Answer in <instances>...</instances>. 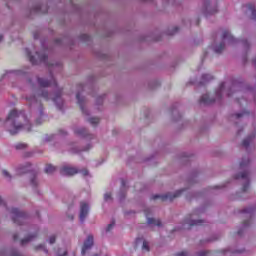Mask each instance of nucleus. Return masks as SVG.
<instances>
[{
	"instance_id": "obj_9",
	"label": "nucleus",
	"mask_w": 256,
	"mask_h": 256,
	"mask_svg": "<svg viewBox=\"0 0 256 256\" xmlns=\"http://www.w3.org/2000/svg\"><path fill=\"white\" fill-rule=\"evenodd\" d=\"M93 247V235H89L82 246V255H85Z\"/></svg>"
},
{
	"instance_id": "obj_41",
	"label": "nucleus",
	"mask_w": 256,
	"mask_h": 256,
	"mask_svg": "<svg viewBox=\"0 0 256 256\" xmlns=\"http://www.w3.org/2000/svg\"><path fill=\"white\" fill-rule=\"evenodd\" d=\"M251 223V218L249 220H245L243 222V227H249V224Z\"/></svg>"
},
{
	"instance_id": "obj_48",
	"label": "nucleus",
	"mask_w": 256,
	"mask_h": 256,
	"mask_svg": "<svg viewBox=\"0 0 256 256\" xmlns=\"http://www.w3.org/2000/svg\"><path fill=\"white\" fill-rule=\"evenodd\" d=\"M17 239H19V235L14 234V235H13V240H14V241H17Z\"/></svg>"
},
{
	"instance_id": "obj_10",
	"label": "nucleus",
	"mask_w": 256,
	"mask_h": 256,
	"mask_svg": "<svg viewBox=\"0 0 256 256\" xmlns=\"http://www.w3.org/2000/svg\"><path fill=\"white\" fill-rule=\"evenodd\" d=\"M77 173H79V170H77V168H73L69 166H64L60 169L61 175L72 176V175H77Z\"/></svg>"
},
{
	"instance_id": "obj_58",
	"label": "nucleus",
	"mask_w": 256,
	"mask_h": 256,
	"mask_svg": "<svg viewBox=\"0 0 256 256\" xmlns=\"http://www.w3.org/2000/svg\"><path fill=\"white\" fill-rule=\"evenodd\" d=\"M40 115H43V109L42 108L40 109Z\"/></svg>"
},
{
	"instance_id": "obj_5",
	"label": "nucleus",
	"mask_w": 256,
	"mask_h": 256,
	"mask_svg": "<svg viewBox=\"0 0 256 256\" xmlns=\"http://www.w3.org/2000/svg\"><path fill=\"white\" fill-rule=\"evenodd\" d=\"M199 212V210H195L193 212V214H190L186 219H185V223L187 225H190V227H195V226H201L205 224L204 220H193L191 219L193 217V215H197V213Z\"/></svg>"
},
{
	"instance_id": "obj_56",
	"label": "nucleus",
	"mask_w": 256,
	"mask_h": 256,
	"mask_svg": "<svg viewBox=\"0 0 256 256\" xmlns=\"http://www.w3.org/2000/svg\"><path fill=\"white\" fill-rule=\"evenodd\" d=\"M39 9H41V6L36 7V11H39Z\"/></svg>"
},
{
	"instance_id": "obj_14",
	"label": "nucleus",
	"mask_w": 256,
	"mask_h": 256,
	"mask_svg": "<svg viewBox=\"0 0 256 256\" xmlns=\"http://www.w3.org/2000/svg\"><path fill=\"white\" fill-rule=\"evenodd\" d=\"M199 103L200 105H211L215 103V99L209 98V95L205 94L200 98Z\"/></svg>"
},
{
	"instance_id": "obj_49",
	"label": "nucleus",
	"mask_w": 256,
	"mask_h": 256,
	"mask_svg": "<svg viewBox=\"0 0 256 256\" xmlns=\"http://www.w3.org/2000/svg\"><path fill=\"white\" fill-rule=\"evenodd\" d=\"M81 37L82 39H89V36L87 34H83Z\"/></svg>"
},
{
	"instance_id": "obj_16",
	"label": "nucleus",
	"mask_w": 256,
	"mask_h": 256,
	"mask_svg": "<svg viewBox=\"0 0 256 256\" xmlns=\"http://www.w3.org/2000/svg\"><path fill=\"white\" fill-rule=\"evenodd\" d=\"M213 76L211 74L202 75V80L200 81V85H205L209 83V81H213Z\"/></svg>"
},
{
	"instance_id": "obj_33",
	"label": "nucleus",
	"mask_w": 256,
	"mask_h": 256,
	"mask_svg": "<svg viewBox=\"0 0 256 256\" xmlns=\"http://www.w3.org/2000/svg\"><path fill=\"white\" fill-rule=\"evenodd\" d=\"M41 97H43V99H45L46 101H49V92L43 91Z\"/></svg>"
},
{
	"instance_id": "obj_15",
	"label": "nucleus",
	"mask_w": 256,
	"mask_h": 256,
	"mask_svg": "<svg viewBox=\"0 0 256 256\" xmlns=\"http://www.w3.org/2000/svg\"><path fill=\"white\" fill-rule=\"evenodd\" d=\"M245 7H246L248 13H251V19H253L254 21H256V9H255V4H247Z\"/></svg>"
},
{
	"instance_id": "obj_64",
	"label": "nucleus",
	"mask_w": 256,
	"mask_h": 256,
	"mask_svg": "<svg viewBox=\"0 0 256 256\" xmlns=\"http://www.w3.org/2000/svg\"><path fill=\"white\" fill-rule=\"evenodd\" d=\"M47 141H51V139H47Z\"/></svg>"
},
{
	"instance_id": "obj_61",
	"label": "nucleus",
	"mask_w": 256,
	"mask_h": 256,
	"mask_svg": "<svg viewBox=\"0 0 256 256\" xmlns=\"http://www.w3.org/2000/svg\"><path fill=\"white\" fill-rule=\"evenodd\" d=\"M121 199H125V195H122V196H121Z\"/></svg>"
},
{
	"instance_id": "obj_26",
	"label": "nucleus",
	"mask_w": 256,
	"mask_h": 256,
	"mask_svg": "<svg viewBox=\"0 0 256 256\" xmlns=\"http://www.w3.org/2000/svg\"><path fill=\"white\" fill-rule=\"evenodd\" d=\"M15 149L17 151H21L23 149H27V144H25V143H18V144H16Z\"/></svg>"
},
{
	"instance_id": "obj_55",
	"label": "nucleus",
	"mask_w": 256,
	"mask_h": 256,
	"mask_svg": "<svg viewBox=\"0 0 256 256\" xmlns=\"http://www.w3.org/2000/svg\"><path fill=\"white\" fill-rule=\"evenodd\" d=\"M22 170L24 171V173H27L29 170L22 168Z\"/></svg>"
},
{
	"instance_id": "obj_39",
	"label": "nucleus",
	"mask_w": 256,
	"mask_h": 256,
	"mask_svg": "<svg viewBox=\"0 0 256 256\" xmlns=\"http://www.w3.org/2000/svg\"><path fill=\"white\" fill-rule=\"evenodd\" d=\"M55 241H57V237H56V236H51V237L49 238V243H50V245H53V243H55Z\"/></svg>"
},
{
	"instance_id": "obj_50",
	"label": "nucleus",
	"mask_w": 256,
	"mask_h": 256,
	"mask_svg": "<svg viewBox=\"0 0 256 256\" xmlns=\"http://www.w3.org/2000/svg\"><path fill=\"white\" fill-rule=\"evenodd\" d=\"M41 123H42V122H41V118H39V119L36 120V124H37V125H41Z\"/></svg>"
},
{
	"instance_id": "obj_45",
	"label": "nucleus",
	"mask_w": 256,
	"mask_h": 256,
	"mask_svg": "<svg viewBox=\"0 0 256 256\" xmlns=\"http://www.w3.org/2000/svg\"><path fill=\"white\" fill-rule=\"evenodd\" d=\"M242 45H243L245 48H247V47H249V42H248L247 40H243V41H242Z\"/></svg>"
},
{
	"instance_id": "obj_19",
	"label": "nucleus",
	"mask_w": 256,
	"mask_h": 256,
	"mask_svg": "<svg viewBox=\"0 0 256 256\" xmlns=\"http://www.w3.org/2000/svg\"><path fill=\"white\" fill-rule=\"evenodd\" d=\"M224 50H225V42H221L219 45H216L214 47L215 53H223Z\"/></svg>"
},
{
	"instance_id": "obj_54",
	"label": "nucleus",
	"mask_w": 256,
	"mask_h": 256,
	"mask_svg": "<svg viewBox=\"0 0 256 256\" xmlns=\"http://www.w3.org/2000/svg\"><path fill=\"white\" fill-rule=\"evenodd\" d=\"M68 219H70V221H73V215L68 216Z\"/></svg>"
},
{
	"instance_id": "obj_11",
	"label": "nucleus",
	"mask_w": 256,
	"mask_h": 256,
	"mask_svg": "<svg viewBox=\"0 0 256 256\" xmlns=\"http://www.w3.org/2000/svg\"><path fill=\"white\" fill-rule=\"evenodd\" d=\"M146 217H147V223L148 225H156V227H161V220L155 219V218H149V213H151L150 209H146L144 211Z\"/></svg>"
},
{
	"instance_id": "obj_30",
	"label": "nucleus",
	"mask_w": 256,
	"mask_h": 256,
	"mask_svg": "<svg viewBox=\"0 0 256 256\" xmlns=\"http://www.w3.org/2000/svg\"><path fill=\"white\" fill-rule=\"evenodd\" d=\"M242 213H246L247 215H249V217H251V215H253V208H245L244 210H242Z\"/></svg>"
},
{
	"instance_id": "obj_21",
	"label": "nucleus",
	"mask_w": 256,
	"mask_h": 256,
	"mask_svg": "<svg viewBox=\"0 0 256 256\" xmlns=\"http://www.w3.org/2000/svg\"><path fill=\"white\" fill-rule=\"evenodd\" d=\"M76 135H80L81 137H87V129L85 128H78L75 130Z\"/></svg>"
},
{
	"instance_id": "obj_25",
	"label": "nucleus",
	"mask_w": 256,
	"mask_h": 256,
	"mask_svg": "<svg viewBox=\"0 0 256 256\" xmlns=\"http://www.w3.org/2000/svg\"><path fill=\"white\" fill-rule=\"evenodd\" d=\"M26 56L28 57L30 63H35V58L31 55V51L29 49L25 50Z\"/></svg>"
},
{
	"instance_id": "obj_37",
	"label": "nucleus",
	"mask_w": 256,
	"mask_h": 256,
	"mask_svg": "<svg viewBox=\"0 0 256 256\" xmlns=\"http://www.w3.org/2000/svg\"><path fill=\"white\" fill-rule=\"evenodd\" d=\"M2 175L8 179H11V174H9V172H7V170H3L2 171Z\"/></svg>"
},
{
	"instance_id": "obj_62",
	"label": "nucleus",
	"mask_w": 256,
	"mask_h": 256,
	"mask_svg": "<svg viewBox=\"0 0 256 256\" xmlns=\"http://www.w3.org/2000/svg\"><path fill=\"white\" fill-rule=\"evenodd\" d=\"M238 235H241V231H238Z\"/></svg>"
},
{
	"instance_id": "obj_8",
	"label": "nucleus",
	"mask_w": 256,
	"mask_h": 256,
	"mask_svg": "<svg viewBox=\"0 0 256 256\" xmlns=\"http://www.w3.org/2000/svg\"><path fill=\"white\" fill-rule=\"evenodd\" d=\"M87 215H89V205L85 202H81L80 204V221L83 223L85 221Z\"/></svg>"
},
{
	"instance_id": "obj_38",
	"label": "nucleus",
	"mask_w": 256,
	"mask_h": 256,
	"mask_svg": "<svg viewBox=\"0 0 256 256\" xmlns=\"http://www.w3.org/2000/svg\"><path fill=\"white\" fill-rule=\"evenodd\" d=\"M247 113H249V112L237 113V114H235V117H236V119H241V117H243V115H247Z\"/></svg>"
},
{
	"instance_id": "obj_60",
	"label": "nucleus",
	"mask_w": 256,
	"mask_h": 256,
	"mask_svg": "<svg viewBox=\"0 0 256 256\" xmlns=\"http://www.w3.org/2000/svg\"><path fill=\"white\" fill-rule=\"evenodd\" d=\"M200 22H201V20L198 19V20H197V25H199Z\"/></svg>"
},
{
	"instance_id": "obj_46",
	"label": "nucleus",
	"mask_w": 256,
	"mask_h": 256,
	"mask_svg": "<svg viewBox=\"0 0 256 256\" xmlns=\"http://www.w3.org/2000/svg\"><path fill=\"white\" fill-rule=\"evenodd\" d=\"M82 175L86 177V175H89V171L87 169L82 170Z\"/></svg>"
},
{
	"instance_id": "obj_1",
	"label": "nucleus",
	"mask_w": 256,
	"mask_h": 256,
	"mask_svg": "<svg viewBox=\"0 0 256 256\" xmlns=\"http://www.w3.org/2000/svg\"><path fill=\"white\" fill-rule=\"evenodd\" d=\"M7 121L12 122L13 129L9 130V133L12 135H17L22 129H26L28 133L31 132V124H29V120H27L24 111H10Z\"/></svg>"
},
{
	"instance_id": "obj_42",
	"label": "nucleus",
	"mask_w": 256,
	"mask_h": 256,
	"mask_svg": "<svg viewBox=\"0 0 256 256\" xmlns=\"http://www.w3.org/2000/svg\"><path fill=\"white\" fill-rule=\"evenodd\" d=\"M104 199H105L106 201H109V200L111 199V193H106V194L104 195Z\"/></svg>"
},
{
	"instance_id": "obj_31",
	"label": "nucleus",
	"mask_w": 256,
	"mask_h": 256,
	"mask_svg": "<svg viewBox=\"0 0 256 256\" xmlns=\"http://www.w3.org/2000/svg\"><path fill=\"white\" fill-rule=\"evenodd\" d=\"M56 254L58 256H67V250H63V249H58V251L56 252Z\"/></svg>"
},
{
	"instance_id": "obj_2",
	"label": "nucleus",
	"mask_w": 256,
	"mask_h": 256,
	"mask_svg": "<svg viewBox=\"0 0 256 256\" xmlns=\"http://www.w3.org/2000/svg\"><path fill=\"white\" fill-rule=\"evenodd\" d=\"M12 221L16 223V225H23L25 223V219H27V213L21 212L17 208H12Z\"/></svg>"
},
{
	"instance_id": "obj_36",
	"label": "nucleus",
	"mask_w": 256,
	"mask_h": 256,
	"mask_svg": "<svg viewBox=\"0 0 256 256\" xmlns=\"http://www.w3.org/2000/svg\"><path fill=\"white\" fill-rule=\"evenodd\" d=\"M209 255H211V252L209 251H202L198 253V256H209Z\"/></svg>"
},
{
	"instance_id": "obj_7",
	"label": "nucleus",
	"mask_w": 256,
	"mask_h": 256,
	"mask_svg": "<svg viewBox=\"0 0 256 256\" xmlns=\"http://www.w3.org/2000/svg\"><path fill=\"white\" fill-rule=\"evenodd\" d=\"M222 41L228 43L229 45H233V43H237V39L231 35V32L229 30H224L222 32Z\"/></svg>"
},
{
	"instance_id": "obj_59",
	"label": "nucleus",
	"mask_w": 256,
	"mask_h": 256,
	"mask_svg": "<svg viewBox=\"0 0 256 256\" xmlns=\"http://www.w3.org/2000/svg\"><path fill=\"white\" fill-rule=\"evenodd\" d=\"M253 65H256V58L253 60Z\"/></svg>"
},
{
	"instance_id": "obj_3",
	"label": "nucleus",
	"mask_w": 256,
	"mask_h": 256,
	"mask_svg": "<svg viewBox=\"0 0 256 256\" xmlns=\"http://www.w3.org/2000/svg\"><path fill=\"white\" fill-rule=\"evenodd\" d=\"M185 190H178L174 194L172 193H166L163 195H153L152 199L153 201H157V199H160L161 201H173V199H177V197H181V193H183Z\"/></svg>"
},
{
	"instance_id": "obj_40",
	"label": "nucleus",
	"mask_w": 256,
	"mask_h": 256,
	"mask_svg": "<svg viewBox=\"0 0 256 256\" xmlns=\"http://www.w3.org/2000/svg\"><path fill=\"white\" fill-rule=\"evenodd\" d=\"M187 255H188L187 251H182L175 254V256H187Z\"/></svg>"
},
{
	"instance_id": "obj_35",
	"label": "nucleus",
	"mask_w": 256,
	"mask_h": 256,
	"mask_svg": "<svg viewBox=\"0 0 256 256\" xmlns=\"http://www.w3.org/2000/svg\"><path fill=\"white\" fill-rule=\"evenodd\" d=\"M142 249H144V251H149V244L147 243V241L143 242Z\"/></svg>"
},
{
	"instance_id": "obj_20",
	"label": "nucleus",
	"mask_w": 256,
	"mask_h": 256,
	"mask_svg": "<svg viewBox=\"0 0 256 256\" xmlns=\"http://www.w3.org/2000/svg\"><path fill=\"white\" fill-rule=\"evenodd\" d=\"M225 89V84L224 82H222L219 86V89L218 91L216 92V98L217 99H221V97H223L222 93H223V90Z\"/></svg>"
},
{
	"instance_id": "obj_24",
	"label": "nucleus",
	"mask_w": 256,
	"mask_h": 256,
	"mask_svg": "<svg viewBox=\"0 0 256 256\" xmlns=\"http://www.w3.org/2000/svg\"><path fill=\"white\" fill-rule=\"evenodd\" d=\"M30 105H37L39 103V100H37L36 96H31L29 98H26Z\"/></svg>"
},
{
	"instance_id": "obj_27",
	"label": "nucleus",
	"mask_w": 256,
	"mask_h": 256,
	"mask_svg": "<svg viewBox=\"0 0 256 256\" xmlns=\"http://www.w3.org/2000/svg\"><path fill=\"white\" fill-rule=\"evenodd\" d=\"M89 123L91 124V125H99V118H97V117H93V118H90L89 120Z\"/></svg>"
},
{
	"instance_id": "obj_28",
	"label": "nucleus",
	"mask_w": 256,
	"mask_h": 256,
	"mask_svg": "<svg viewBox=\"0 0 256 256\" xmlns=\"http://www.w3.org/2000/svg\"><path fill=\"white\" fill-rule=\"evenodd\" d=\"M250 161L249 159H242V161L240 162V167L243 169V167H247V165H249Z\"/></svg>"
},
{
	"instance_id": "obj_4",
	"label": "nucleus",
	"mask_w": 256,
	"mask_h": 256,
	"mask_svg": "<svg viewBox=\"0 0 256 256\" xmlns=\"http://www.w3.org/2000/svg\"><path fill=\"white\" fill-rule=\"evenodd\" d=\"M38 85L40 87H57V80L53 77V74L50 73L49 79L38 78Z\"/></svg>"
},
{
	"instance_id": "obj_29",
	"label": "nucleus",
	"mask_w": 256,
	"mask_h": 256,
	"mask_svg": "<svg viewBox=\"0 0 256 256\" xmlns=\"http://www.w3.org/2000/svg\"><path fill=\"white\" fill-rule=\"evenodd\" d=\"M34 249H35V251H39L40 249H43L44 252L49 253V250H47V249L45 248V245H43V244H40V245H38V246H35Z\"/></svg>"
},
{
	"instance_id": "obj_53",
	"label": "nucleus",
	"mask_w": 256,
	"mask_h": 256,
	"mask_svg": "<svg viewBox=\"0 0 256 256\" xmlns=\"http://www.w3.org/2000/svg\"><path fill=\"white\" fill-rule=\"evenodd\" d=\"M231 95H233V94H231V91H228L227 97H231Z\"/></svg>"
},
{
	"instance_id": "obj_32",
	"label": "nucleus",
	"mask_w": 256,
	"mask_h": 256,
	"mask_svg": "<svg viewBox=\"0 0 256 256\" xmlns=\"http://www.w3.org/2000/svg\"><path fill=\"white\" fill-rule=\"evenodd\" d=\"M30 184L32 187H37V177L35 175L31 178Z\"/></svg>"
},
{
	"instance_id": "obj_57",
	"label": "nucleus",
	"mask_w": 256,
	"mask_h": 256,
	"mask_svg": "<svg viewBox=\"0 0 256 256\" xmlns=\"http://www.w3.org/2000/svg\"><path fill=\"white\" fill-rule=\"evenodd\" d=\"M3 41V36L0 35V43Z\"/></svg>"
},
{
	"instance_id": "obj_17",
	"label": "nucleus",
	"mask_w": 256,
	"mask_h": 256,
	"mask_svg": "<svg viewBox=\"0 0 256 256\" xmlns=\"http://www.w3.org/2000/svg\"><path fill=\"white\" fill-rule=\"evenodd\" d=\"M52 101H54L58 108L61 109V105H59V103L63 104V100H61V90L56 93V96L52 98Z\"/></svg>"
},
{
	"instance_id": "obj_44",
	"label": "nucleus",
	"mask_w": 256,
	"mask_h": 256,
	"mask_svg": "<svg viewBox=\"0 0 256 256\" xmlns=\"http://www.w3.org/2000/svg\"><path fill=\"white\" fill-rule=\"evenodd\" d=\"M179 31V27H174L173 32L170 33V35H175Z\"/></svg>"
},
{
	"instance_id": "obj_43",
	"label": "nucleus",
	"mask_w": 256,
	"mask_h": 256,
	"mask_svg": "<svg viewBox=\"0 0 256 256\" xmlns=\"http://www.w3.org/2000/svg\"><path fill=\"white\" fill-rule=\"evenodd\" d=\"M11 256H21V254L19 253V251L13 250Z\"/></svg>"
},
{
	"instance_id": "obj_18",
	"label": "nucleus",
	"mask_w": 256,
	"mask_h": 256,
	"mask_svg": "<svg viewBox=\"0 0 256 256\" xmlns=\"http://www.w3.org/2000/svg\"><path fill=\"white\" fill-rule=\"evenodd\" d=\"M55 171H57V167L51 165V164H47L45 167V173H47V175H51V173H55Z\"/></svg>"
},
{
	"instance_id": "obj_13",
	"label": "nucleus",
	"mask_w": 256,
	"mask_h": 256,
	"mask_svg": "<svg viewBox=\"0 0 256 256\" xmlns=\"http://www.w3.org/2000/svg\"><path fill=\"white\" fill-rule=\"evenodd\" d=\"M77 103L84 115H87V112H85V98L81 97L80 93L76 94Z\"/></svg>"
},
{
	"instance_id": "obj_52",
	"label": "nucleus",
	"mask_w": 256,
	"mask_h": 256,
	"mask_svg": "<svg viewBox=\"0 0 256 256\" xmlns=\"http://www.w3.org/2000/svg\"><path fill=\"white\" fill-rule=\"evenodd\" d=\"M41 59H42V61H46L47 56H46V55H43V56L41 57Z\"/></svg>"
},
{
	"instance_id": "obj_23",
	"label": "nucleus",
	"mask_w": 256,
	"mask_h": 256,
	"mask_svg": "<svg viewBox=\"0 0 256 256\" xmlns=\"http://www.w3.org/2000/svg\"><path fill=\"white\" fill-rule=\"evenodd\" d=\"M35 237H37V234L28 236L24 239L21 240V245H25V243H29V241H33V239H35Z\"/></svg>"
},
{
	"instance_id": "obj_22",
	"label": "nucleus",
	"mask_w": 256,
	"mask_h": 256,
	"mask_svg": "<svg viewBox=\"0 0 256 256\" xmlns=\"http://www.w3.org/2000/svg\"><path fill=\"white\" fill-rule=\"evenodd\" d=\"M253 137H255V135L254 136H249L246 139H244L242 141V146L243 147H248L251 144V141L253 140Z\"/></svg>"
},
{
	"instance_id": "obj_12",
	"label": "nucleus",
	"mask_w": 256,
	"mask_h": 256,
	"mask_svg": "<svg viewBox=\"0 0 256 256\" xmlns=\"http://www.w3.org/2000/svg\"><path fill=\"white\" fill-rule=\"evenodd\" d=\"M215 13H217V8H212L209 1L204 2V15L207 17L208 15H215Z\"/></svg>"
},
{
	"instance_id": "obj_51",
	"label": "nucleus",
	"mask_w": 256,
	"mask_h": 256,
	"mask_svg": "<svg viewBox=\"0 0 256 256\" xmlns=\"http://www.w3.org/2000/svg\"><path fill=\"white\" fill-rule=\"evenodd\" d=\"M0 205H5V201H3V198L0 197Z\"/></svg>"
},
{
	"instance_id": "obj_63",
	"label": "nucleus",
	"mask_w": 256,
	"mask_h": 256,
	"mask_svg": "<svg viewBox=\"0 0 256 256\" xmlns=\"http://www.w3.org/2000/svg\"><path fill=\"white\" fill-rule=\"evenodd\" d=\"M237 102H238V103H241V101H240V100H237Z\"/></svg>"
},
{
	"instance_id": "obj_47",
	"label": "nucleus",
	"mask_w": 256,
	"mask_h": 256,
	"mask_svg": "<svg viewBox=\"0 0 256 256\" xmlns=\"http://www.w3.org/2000/svg\"><path fill=\"white\" fill-rule=\"evenodd\" d=\"M125 185H127V182L125 180H121L122 189H125Z\"/></svg>"
},
{
	"instance_id": "obj_34",
	"label": "nucleus",
	"mask_w": 256,
	"mask_h": 256,
	"mask_svg": "<svg viewBox=\"0 0 256 256\" xmlns=\"http://www.w3.org/2000/svg\"><path fill=\"white\" fill-rule=\"evenodd\" d=\"M113 227H115V221H112L106 228V231L109 232L111 231V229H113Z\"/></svg>"
},
{
	"instance_id": "obj_6",
	"label": "nucleus",
	"mask_w": 256,
	"mask_h": 256,
	"mask_svg": "<svg viewBox=\"0 0 256 256\" xmlns=\"http://www.w3.org/2000/svg\"><path fill=\"white\" fill-rule=\"evenodd\" d=\"M235 179H244V181H246V183L242 187V192L246 193V191H249V186H250V183H249V172L244 171V172H242L240 174H237L235 176Z\"/></svg>"
}]
</instances>
